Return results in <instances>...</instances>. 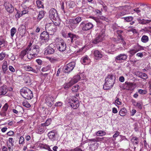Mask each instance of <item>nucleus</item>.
<instances>
[{
    "instance_id": "nucleus-14",
    "label": "nucleus",
    "mask_w": 151,
    "mask_h": 151,
    "mask_svg": "<svg viewBox=\"0 0 151 151\" xmlns=\"http://www.w3.org/2000/svg\"><path fill=\"white\" fill-rule=\"evenodd\" d=\"M127 58V55L124 54H120L115 58V61L117 62L118 61L125 60Z\"/></svg>"
},
{
    "instance_id": "nucleus-48",
    "label": "nucleus",
    "mask_w": 151,
    "mask_h": 151,
    "mask_svg": "<svg viewBox=\"0 0 151 151\" xmlns=\"http://www.w3.org/2000/svg\"><path fill=\"white\" fill-rule=\"evenodd\" d=\"M116 99L115 101V104H117L118 105H121L122 104V102L121 99L118 98H116Z\"/></svg>"
},
{
    "instance_id": "nucleus-6",
    "label": "nucleus",
    "mask_w": 151,
    "mask_h": 151,
    "mask_svg": "<svg viewBox=\"0 0 151 151\" xmlns=\"http://www.w3.org/2000/svg\"><path fill=\"white\" fill-rule=\"evenodd\" d=\"M29 43L31 44L30 47L29 48V50L34 53V56H37L40 50V47L39 46L37 45H32V43L30 42Z\"/></svg>"
},
{
    "instance_id": "nucleus-8",
    "label": "nucleus",
    "mask_w": 151,
    "mask_h": 151,
    "mask_svg": "<svg viewBox=\"0 0 151 151\" xmlns=\"http://www.w3.org/2000/svg\"><path fill=\"white\" fill-rule=\"evenodd\" d=\"M49 35L47 32L43 31L42 32L40 35V39L41 41L40 44V46H41L42 43L46 42L49 39Z\"/></svg>"
},
{
    "instance_id": "nucleus-23",
    "label": "nucleus",
    "mask_w": 151,
    "mask_h": 151,
    "mask_svg": "<svg viewBox=\"0 0 151 151\" xmlns=\"http://www.w3.org/2000/svg\"><path fill=\"white\" fill-rule=\"evenodd\" d=\"M68 103L71 107L74 109H76L79 106V101H77L76 103H73L70 100H69Z\"/></svg>"
},
{
    "instance_id": "nucleus-31",
    "label": "nucleus",
    "mask_w": 151,
    "mask_h": 151,
    "mask_svg": "<svg viewBox=\"0 0 151 151\" xmlns=\"http://www.w3.org/2000/svg\"><path fill=\"white\" fill-rule=\"evenodd\" d=\"M80 76L79 75H77L73 77V79L71 81H73V83L74 84L77 83L80 80Z\"/></svg>"
},
{
    "instance_id": "nucleus-53",
    "label": "nucleus",
    "mask_w": 151,
    "mask_h": 151,
    "mask_svg": "<svg viewBox=\"0 0 151 151\" xmlns=\"http://www.w3.org/2000/svg\"><path fill=\"white\" fill-rule=\"evenodd\" d=\"M24 137L22 136L20 138L19 144H22L24 143Z\"/></svg>"
},
{
    "instance_id": "nucleus-25",
    "label": "nucleus",
    "mask_w": 151,
    "mask_h": 151,
    "mask_svg": "<svg viewBox=\"0 0 151 151\" xmlns=\"http://www.w3.org/2000/svg\"><path fill=\"white\" fill-rule=\"evenodd\" d=\"M73 82V81H72L71 80L68 83H65L64 84V88L65 89H68L73 84H74Z\"/></svg>"
},
{
    "instance_id": "nucleus-60",
    "label": "nucleus",
    "mask_w": 151,
    "mask_h": 151,
    "mask_svg": "<svg viewBox=\"0 0 151 151\" xmlns=\"http://www.w3.org/2000/svg\"><path fill=\"white\" fill-rule=\"evenodd\" d=\"M123 31L121 30H117L116 31V32L117 34H118V37L119 38L120 35H122L121 34H122L123 32Z\"/></svg>"
},
{
    "instance_id": "nucleus-57",
    "label": "nucleus",
    "mask_w": 151,
    "mask_h": 151,
    "mask_svg": "<svg viewBox=\"0 0 151 151\" xmlns=\"http://www.w3.org/2000/svg\"><path fill=\"white\" fill-rule=\"evenodd\" d=\"M88 60V57L87 56L83 58V62L82 63L83 64H85L86 63V61Z\"/></svg>"
},
{
    "instance_id": "nucleus-50",
    "label": "nucleus",
    "mask_w": 151,
    "mask_h": 151,
    "mask_svg": "<svg viewBox=\"0 0 151 151\" xmlns=\"http://www.w3.org/2000/svg\"><path fill=\"white\" fill-rule=\"evenodd\" d=\"M15 10L17 11V13L15 15V18L16 19H18L20 17V12L19 10L17 9H15Z\"/></svg>"
},
{
    "instance_id": "nucleus-22",
    "label": "nucleus",
    "mask_w": 151,
    "mask_h": 151,
    "mask_svg": "<svg viewBox=\"0 0 151 151\" xmlns=\"http://www.w3.org/2000/svg\"><path fill=\"white\" fill-rule=\"evenodd\" d=\"M54 130H52L48 132L47 136L51 140H54L55 138V133Z\"/></svg>"
},
{
    "instance_id": "nucleus-55",
    "label": "nucleus",
    "mask_w": 151,
    "mask_h": 151,
    "mask_svg": "<svg viewBox=\"0 0 151 151\" xmlns=\"http://www.w3.org/2000/svg\"><path fill=\"white\" fill-rule=\"evenodd\" d=\"M71 101L73 103H76L77 101H79L77 98L75 97L73 98V99L71 100Z\"/></svg>"
},
{
    "instance_id": "nucleus-56",
    "label": "nucleus",
    "mask_w": 151,
    "mask_h": 151,
    "mask_svg": "<svg viewBox=\"0 0 151 151\" xmlns=\"http://www.w3.org/2000/svg\"><path fill=\"white\" fill-rule=\"evenodd\" d=\"M119 39H120L121 40V42L124 45H125L126 44V42L123 39L122 35H120Z\"/></svg>"
},
{
    "instance_id": "nucleus-42",
    "label": "nucleus",
    "mask_w": 151,
    "mask_h": 151,
    "mask_svg": "<svg viewBox=\"0 0 151 151\" xmlns=\"http://www.w3.org/2000/svg\"><path fill=\"white\" fill-rule=\"evenodd\" d=\"M22 104L24 106H25L27 108H29L31 106V105L27 101L23 102L22 103Z\"/></svg>"
},
{
    "instance_id": "nucleus-37",
    "label": "nucleus",
    "mask_w": 151,
    "mask_h": 151,
    "mask_svg": "<svg viewBox=\"0 0 151 151\" xmlns=\"http://www.w3.org/2000/svg\"><path fill=\"white\" fill-rule=\"evenodd\" d=\"M134 48L136 49L137 52L144 50L143 47L140 45L138 44H137V45L135 46Z\"/></svg>"
},
{
    "instance_id": "nucleus-19",
    "label": "nucleus",
    "mask_w": 151,
    "mask_h": 151,
    "mask_svg": "<svg viewBox=\"0 0 151 151\" xmlns=\"http://www.w3.org/2000/svg\"><path fill=\"white\" fill-rule=\"evenodd\" d=\"M8 90L7 86L5 85H4L0 87V96L5 95L8 92Z\"/></svg>"
},
{
    "instance_id": "nucleus-29",
    "label": "nucleus",
    "mask_w": 151,
    "mask_h": 151,
    "mask_svg": "<svg viewBox=\"0 0 151 151\" xmlns=\"http://www.w3.org/2000/svg\"><path fill=\"white\" fill-rule=\"evenodd\" d=\"M128 12L124 9L117 13V15L119 17H122L128 14Z\"/></svg>"
},
{
    "instance_id": "nucleus-45",
    "label": "nucleus",
    "mask_w": 151,
    "mask_h": 151,
    "mask_svg": "<svg viewBox=\"0 0 151 151\" xmlns=\"http://www.w3.org/2000/svg\"><path fill=\"white\" fill-rule=\"evenodd\" d=\"M137 52V51L135 48H134V49L130 50L129 51V53L132 55H134Z\"/></svg>"
},
{
    "instance_id": "nucleus-20",
    "label": "nucleus",
    "mask_w": 151,
    "mask_h": 151,
    "mask_svg": "<svg viewBox=\"0 0 151 151\" xmlns=\"http://www.w3.org/2000/svg\"><path fill=\"white\" fill-rule=\"evenodd\" d=\"M136 75L139 77L146 80L147 78V76L146 74L143 73L138 71L136 73Z\"/></svg>"
},
{
    "instance_id": "nucleus-16",
    "label": "nucleus",
    "mask_w": 151,
    "mask_h": 151,
    "mask_svg": "<svg viewBox=\"0 0 151 151\" xmlns=\"http://www.w3.org/2000/svg\"><path fill=\"white\" fill-rule=\"evenodd\" d=\"M93 54L95 59L96 60L101 59L103 56L102 52L97 50H95Z\"/></svg>"
},
{
    "instance_id": "nucleus-39",
    "label": "nucleus",
    "mask_w": 151,
    "mask_h": 151,
    "mask_svg": "<svg viewBox=\"0 0 151 151\" xmlns=\"http://www.w3.org/2000/svg\"><path fill=\"white\" fill-rule=\"evenodd\" d=\"M122 18L127 22H130L133 20V18L132 17L129 16L128 17H123Z\"/></svg>"
},
{
    "instance_id": "nucleus-36",
    "label": "nucleus",
    "mask_w": 151,
    "mask_h": 151,
    "mask_svg": "<svg viewBox=\"0 0 151 151\" xmlns=\"http://www.w3.org/2000/svg\"><path fill=\"white\" fill-rule=\"evenodd\" d=\"M104 139V137H97L95 139H89V141L91 142H99L101 141Z\"/></svg>"
},
{
    "instance_id": "nucleus-58",
    "label": "nucleus",
    "mask_w": 151,
    "mask_h": 151,
    "mask_svg": "<svg viewBox=\"0 0 151 151\" xmlns=\"http://www.w3.org/2000/svg\"><path fill=\"white\" fill-rule=\"evenodd\" d=\"M14 134V132L12 131H10L7 133V134L9 136L13 135Z\"/></svg>"
},
{
    "instance_id": "nucleus-17",
    "label": "nucleus",
    "mask_w": 151,
    "mask_h": 151,
    "mask_svg": "<svg viewBox=\"0 0 151 151\" xmlns=\"http://www.w3.org/2000/svg\"><path fill=\"white\" fill-rule=\"evenodd\" d=\"M4 6L6 11L9 13H12L14 11V7L10 3H5Z\"/></svg>"
},
{
    "instance_id": "nucleus-43",
    "label": "nucleus",
    "mask_w": 151,
    "mask_h": 151,
    "mask_svg": "<svg viewBox=\"0 0 151 151\" xmlns=\"http://www.w3.org/2000/svg\"><path fill=\"white\" fill-rule=\"evenodd\" d=\"M8 108V104L6 103L5 104L2 108L1 110L6 112Z\"/></svg>"
},
{
    "instance_id": "nucleus-54",
    "label": "nucleus",
    "mask_w": 151,
    "mask_h": 151,
    "mask_svg": "<svg viewBox=\"0 0 151 151\" xmlns=\"http://www.w3.org/2000/svg\"><path fill=\"white\" fill-rule=\"evenodd\" d=\"M105 132L102 131H99L96 132V134L98 136H101L102 134L105 133Z\"/></svg>"
},
{
    "instance_id": "nucleus-9",
    "label": "nucleus",
    "mask_w": 151,
    "mask_h": 151,
    "mask_svg": "<svg viewBox=\"0 0 151 151\" xmlns=\"http://www.w3.org/2000/svg\"><path fill=\"white\" fill-rule=\"evenodd\" d=\"M56 46L57 48L60 52L64 51L66 48V44L63 40H61L57 42Z\"/></svg>"
},
{
    "instance_id": "nucleus-52",
    "label": "nucleus",
    "mask_w": 151,
    "mask_h": 151,
    "mask_svg": "<svg viewBox=\"0 0 151 151\" xmlns=\"http://www.w3.org/2000/svg\"><path fill=\"white\" fill-rule=\"evenodd\" d=\"M0 115L2 117L6 116V112L1 110V111L0 112Z\"/></svg>"
},
{
    "instance_id": "nucleus-61",
    "label": "nucleus",
    "mask_w": 151,
    "mask_h": 151,
    "mask_svg": "<svg viewBox=\"0 0 151 151\" xmlns=\"http://www.w3.org/2000/svg\"><path fill=\"white\" fill-rule=\"evenodd\" d=\"M9 70L11 72H15V70L12 66H9Z\"/></svg>"
},
{
    "instance_id": "nucleus-1",
    "label": "nucleus",
    "mask_w": 151,
    "mask_h": 151,
    "mask_svg": "<svg viewBox=\"0 0 151 151\" xmlns=\"http://www.w3.org/2000/svg\"><path fill=\"white\" fill-rule=\"evenodd\" d=\"M93 19L97 23L99 26L100 27H101V32L98 36L96 37L93 40L92 42L93 44H96L101 42L104 39L105 35V32L106 30V26L100 22L99 19L95 17H93Z\"/></svg>"
},
{
    "instance_id": "nucleus-4",
    "label": "nucleus",
    "mask_w": 151,
    "mask_h": 151,
    "mask_svg": "<svg viewBox=\"0 0 151 151\" xmlns=\"http://www.w3.org/2000/svg\"><path fill=\"white\" fill-rule=\"evenodd\" d=\"M20 94L23 97L26 99H31L33 97L32 92L26 87H24L21 90Z\"/></svg>"
},
{
    "instance_id": "nucleus-27",
    "label": "nucleus",
    "mask_w": 151,
    "mask_h": 151,
    "mask_svg": "<svg viewBox=\"0 0 151 151\" xmlns=\"http://www.w3.org/2000/svg\"><path fill=\"white\" fill-rule=\"evenodd\" d=\"M81 18L80 17H78L76 18L72 19L71 20V22L73 24H77L81 22Z\"/></svg>"
},
{
    "instance_id": "nucleus-64",
    "label": "nucleus",
    "mask_w": 151,
    "mask_h": 151,
    "mask_svg": "<svg viewBox=\"0 0 151 151\" xmlns=\"http://www.w3.org/2000/svg\"><path fill=\"white\" fill-rule=\"evenodd\" d=\"M119 81L122 82H123L124 80V77L122 76L119 77Z\"/></svg>"
},
{
    "instance_id": "nucleus-11",
    "label": "nucleus",
    "mask_w": 151,
    "mask_h": 151,
    "mask_svg": "<svg viewBox=\"0 0 151 151\" xmlns=\"http://www.w3.org/2000/svg\"><path fill=\"white\" fill-rule=\"evenodd\" d=\"M80 26L83 31H87L91 29L93 27V25L91 23H86L84 21L81 22Z\"/></svg>"
},
{
    "instance_id": "nucleus-12",
    "label": "nucleus",
    "mask_w": 151,
    "mask_h": 151,
    "mask_svg": "<svg viewBox=\"0 0 151 151\" xmlns=\"http://www.w3.org/2000/svg\"><path fill=\"white\" fill-rule=\"evenodd\" d=\"M123 88L124 89H126L128 90L132 91L134 88V85L132 83L130 82H126L123 84Z\"/></svg>"
},
{
    "instance_id": "nucleus-26",
    "label": "nucleus",
    "mask_w": 151,
    "mask_h": 151,
    "mask_svg": "<svg viewBox=\"0 0 151 151\" xmlns=\"http://www.w3.org/2000/svg\"><path fill=\"white\" fill-rule=\"evenodd\" d=\"M24 68L26 71H32L34 73H37V72L34 69L29 65H26L24 67Z\"/></svg>"
},
{
    "instance_id": "nucleus-5",
    "label": "nucleus",
    "mask_w": 151,
    "mask_h": 151,
    "mask_svg": "<svg viewBox=\"0 0 151 151\" xmlns=\"http://www.w3.org/2000/svg\"><path fill=\"white\" fill-rule=\"evenodd\" d=\"M57 27L53 23H48L45 25L46 31L50 35H53L56 32Z\"/></svg>"
},
{
    "instance_id": "nucleus-32",
    "label": "nucleus",
    "mask_w": 151,
    "mask_h": 151,
    "mask_svg": "<svg viewBox=\"0 0 151 151\" xmlns=\"http://www.w3.org/2000/svg\"><path fill=\"white\" fill-rule=\"evenodd\" d=\"M17 32V29L15 27H13L10 30V35L11 38H12L14 37Z\"/></svg>"
},
{
    "instance_id": "nucleus-47",
    "label": "nucleus",
    "mask_w": 151,
    "mask_h": 151,
    "mask_svg": "<svg viewBox=\"0 0 151 151\" xmlns=\"http://www.w3.org/2000/svg\"><path fill=\"white\" fill-rule=\"evenodd\" d=\"M6 56V54L5 52H2L0 54V60H2Z\"/></svg>"
},
{
    "instance_id": "nucleus-51",
    "label": "nucleus",
    "mask_w": 151,
    "mask_h": 151,
    "mask_svg": "<svg viewBox=\"0 0 151 151\" xmlns=\"http://www.w3.org/2000/svg\"><path fill=\"white\" fill-rule=\"evenodd\" d=\"M2 69L4 74H5L6 70H7V66L2 65Z\"/></svg>"
},
{
    "instance_id": "nucleus-10",
    "label": "nucleus",
    "mask_w": 151,
    "mask_h": 151,
    "mask_svg": "<svg viewBox=\"0 0 151 151\" xmlns=\"http://www.w3.org/2000/svg\"><path fill=\"white\" fill-rule=\"evenodd\" d=\"M49 16L51 20H57L59 18L56 10L53 8H51L49 11Z\"/></svg>"
},
{
    "instance_id": "nucleus-13",
    "label": "nucleus",
    "mask_w": 151,
    "mask_h": 151,
    "mask_svg": "<svg viewBox=\"0 0 151 151\" xmlns=\"http://www.w3.org/2000/svg\"><path fill=\"white\" fill-rule=\"evenodd\" d=\"M45 100L46 104L50 107H51L53 104V98L50 96H46Z\"/></svg>"
},
{
    "instance_id": "nucleus-21",
    "label": "nucleus",
    "mask_w": 151,
    "mask_h": 151,
    "mask_svg": "<svg viewBox=\"0 0 151 151\" xmlns=\"http://www.w3.org/2000/svg\"><path fill=\"white\" fill-rule=\"evenodd\" d=\"M46 129V127L45 126H44V125L42 123L39 126L38 129V133L40 134H42L44 132Z\"/></svg>"
},
{
    "instance_id": "nucleus-46",
    "label": "nucleus",
    "mask_w": 151,
    "mask_h": 151,
    "mask_svg": "<svg viewBox=\"0 0 151 151\" xmlns=\"http://www.w3.org/2000/svg\"><path fill=\"white\" fill-rule=\"evenodd\" d=\"M138 92L142 94H145L147 93V91L145 90L139 89L138 90Z\"/></svg>"
},
{
    "instance_id": "nucleus-49",
    "label": "nucleus",
    "mask_w": 151,
    "mask_h": 151,
    "mask_svg": "<svg viewBox=\"0 0 151 151\" xmlns=\"http://www.w3.org/2000/svg\"><path fill=\"white\" fill-rule=\"evenodd\" d=\"M138 107V108L140 109H141L142 108V104L139 102H137L136 104V106Z\"/></svg>"
},
{
    "instance_id": "nucleus-30",
    "label": "nucleus",
    "mask_w": 151,
    "mask_h": 151,
    "mask_svg": "<svg viewBox=\"0 0 151 151\" xmlns=\"http://www.w3.org/2000/svg\"><path fill=\"white\" fill-rule=\"evenodd\" d=\"M44 16V12L43 11L40 12L37 18V21H40Z\"/></svg>"
},
{
    "instance_id": "nucleus-59",
    "label": "nucleus",
    "mask_w": 151,
    "mask_h": 151,
    "mask_svg": "<svg viewBox=\"0 0 151 151\" xmlns=\"http://www.w3.org/2000/svg\"><path fill=\"white\" fill-rule=\"evenodd\" d=\"M62 102H58L55 104V106H62Z\"/></svg>"
},
{
    "instance_id": "nucleus-7",
    "label": "nucleus",
    "mask_w": 151,
    "mask_h": 151,
    "mask_svg": "<svg viewBox=\"0 0 151 151\" xmlns=\"http://www.w3.org/2000/svg\"><path fill=\"white\" fill-rule=\"evenodd\" d=\"M76 63L74 62H71L63 67V72L65 73H69L72 71L75 67Z\"/></svg>"
},
{
    "instance_id": "nucleus-15",
    "label": "nucleus",
    "mask_w": 151,
    "mask_h": 151,
    "mask_svg": "<svg viewBox=\"0 0 151 151\" xmlns=\"http://www.w3.org/2000/svg\"><path fill=\"white\" fill-rule=\"evenodd\" d=\"M56 49V47L53 44H50L46 50V52L49 54H53Z\"/></svg>"
},
{
    "instance_id": "nucleus-63",
    "label": "nucleus",
    "mask_w": 151,
    "mask_h": 151,
    "mask_svg": "<svg viewBox=\"0 0 151 151\" xmlns=\"http://www.w3.org/2000/svg\"><path fill=\"white\" fill-rule=\"evenodd\" d=\"M71 151H83L80 148L77 147L74 150H71Z\"/></svg>"
},
{
    "instance_id": "nucleus-18",
    "label": "nucleus",
    "mask_w": 151,
    "mask_h": 151,
    "mask_svg": "<svg viewBox=\"0 0 151 151\" xmlns=\"http://www.w3.org/2000/svg\"><path fill=\"white\" fill-rule=\"evenodd\" d=\"M31 45V44L29 43L25 49H24L21 51L19 55L21 59H23L24 57L27 54V52L29 50V48L30 47Z\"/></svg>"
},
{
    "instance_id": "nucleus-33",
    "label": "nucleus",
    "mask_w": 151,
    "mask_h": 151,
    "mask_svg": "<svg viewBox=\"0 0 151 151\" xmlns=\"http://www.w3.org/2000/svg\"><path fill=\"white\" fill-rule=\"evenodd\" d=\"M138 138L136 137H132L131 139V141L134 144L137 145L139 143Z\"/></svg>"
},
{
    "instance_id": "nucleus-40",
    "label": "nucleus",
    "mask_w": 151,
    "mask_h": 151,
    "mask_svg": "<svg viewBox=\"0 0 151 151\" xmlns=\"http://www.w3.org/2000/svg\"><path fill=\"white\" fill-rule=\"evenodd\" d=\"M51 122V120L50 119H48L44 123H42L43 125H44V126H45L46 127V126H48L50 124Z\"/></svg>"
},
{
    "instance_id": "nucleus-28",
    "label": "nucleus",
    "mask_w": 151,
    "mask_h": 151,
    "mask_svg": "<svg viewBox=\"0 0 151 151\" xmlns=\"http://www.w3.org/2000/svg\"><path fill=\"white\" fill-rule=\"evenodd\" d=\"M127 110L125 108H123L121 109L119 112L120 116H125L127 114Z\"/></svg>"
},
{
    "instance_id": "nucleus-34",
    "label": "nucleus",
    "mask_w": 151,
    "mask_h": 151,
    "mask_svg": "<svg viewBox=\"0 0 151 151\" xmlns=\"http://www.w3.org/2000/svg\"><path fill=\"white\" fill-rule=\"evenodd\" d=\"M141 41L144 43H146L149 41V38L148 37L145 35H143L141 39Z\"/></svg>"
},
{
    "instance_id": "nucleus-3",
    "label": "nucleus",
    "mask_w": 151,
    "mask_h": 151,
    "mask_svg": "<svg viewBox=\"0 0 151 151\" xmlns=\"http://www.w3.org/2000/svg\"><path fill=\"white\" fill-rule=\"evenodd\" d=\"M115 78L113 74L108 75L105 79V83L104 85L103 88L106 90L111 88L115 82Z\"/></svg>"
},
{
    "instance_id": "nucleus-35",
    "label": "nucleus",
    "mask_w": 151,
    "mask_h": 151,
    "mask_svg": "<svg viewBox=\"0 0 151 151\" xmlns=\"http://www.w3.org/2000/svg\"><path fill=\"white\" fill-rule=\"evenodd\" d=\"M27 58L29 59H31L32 58L36 57V56H34V53H33L29 50L27 53Z\"/></svg>"
},
{
    "instance_id": "nucleus-2",
    "label": "nucleus",
    "mask_w": 151,
    "mask_h": 151,
    "mask_svg": "<svg viewBox=\"0 0 151 151\" xmlns=\"http://www.w3.org/2000/svg\"><path fill=\"white\" fill-rule=\"evenodd\" d=\"M62 35L64 37H67L69 38L68 40L70 41L71 44L76 46L79 45L81 44L79 37L78 35L70 32L68 33V35L65 33L63 32Z\"/></svg>"
},
{
    "instance_id": "nucleus-38",
    "label": "nucleus",
    "mask_w": 151,
    "mask_h": 151,
    "mask_svg": "<svg viewBox=\"0 0 151 151\" xmlns=\"http://www.w3.org/2000/svg\"><path fill=\"white\" fill-rule=\"evenodd\" d=\"M36 3L37 6L39 8H43L44 6L42 2L40 0H37L36 1Z\"/></svg>"
},
{
    "instance_id": "nucleus-41",
    "label": "nucleus",
    "mask_w": 151,
    "mask_h": 151,
    "mask_svg": "<svg viewBox=\"0 0 151 151\" xmlns=\"http://www.w3.org/2000/svg\"><path fill=\"white\" fill-rule=\"evenodd\" d=\"M53 22L54 24L56 26H59L60 23V22L59 20V18L57 20H53Z\"/></svg>"
},
{
    "instance_id": "nucleus-62",
    "label": "nucleus",
    "mask_w": 151,
    "mask_h": 151,
    "mask_svg": "<svg viewBox=\"0 0 151 151\" xmlns=\"http://www.w3.org/2000/svg\"><path fill=\"white\" fill-rule=\"evenodd\" d=\"M36 62L39 65H41L42 64V61L40 59H37L36 60Z\"/></svg>"
},
{
    "instance_id": "nucleus-24",
    "label": "nucleus",
    "mask_w": 151,
    "mask_h": 151,
    "mask_svg": "<svg viewBox=\"0 0 151 151\" xmlns=\"http://www.w3.org/2000/svg\"><path fill=\"white\" fill-rule=\"evenodd\" d=\"M137 21H138L139 24H146L147 23H149L151 22V20H145L144 19H137Z\"/></svg>"
},
{
    "instance_id": "nucleus-44",
    "label": "nucleus",
    "mask_w": 151,
    "mask_h": 151,
    "mask_svg": "<svg viewBox=\"0 0 151 151\" xmlns=\"http://www.w3.org/2000/svg\"><path fill=\"white\" fill-rule=\"evenodd\" d=\"M79 88V86L78 85H76L74 86L72 89V91L73 92H76L77 91Z\"/></svg>"
}]
</instances>
